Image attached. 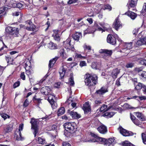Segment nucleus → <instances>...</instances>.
Returning a JSON list of instances; mask_svg holds the SVG:
<instances>
[{"label":"nucleus","instance_id":"nucleus-5","mask_svg":"<svg viewBox=\"0 0 146 146\" xmlns=\"http://www.w3.org/2000/svg\"><path fill=\"white\" fill-rule=\"evenodd\" d=\"M145 31H142L139 33L138 37L140 38L136 42V46H140L141 45H146V35H144Z\"/></svg>","mask_w":146,"mask_h":146},{"label":"nucleus","instance_id":"nucleus-23","mask_svg":"<svg viewBox=\"0 0 146 146\" xmlns=\"http://www.w3.org/2000/svg\"><path fill=\"white\" fill-rule=\"evenodd\" d=\"M95 31L93 26L92 27H89L85 31L84 34L92 33Z\"/></svg>","mask_w":146,"mask_h":146},{"label":"nucleus","instance_id":"nucleus-47","mask_svg":"<svg viewBox=\"0 0 146 146\" xmlns=\"http://www.w3.org/2000/svg\"><path fill=\"white\" fill-rule=\"evenodd\" d=\"M26 23L29 25H30V27L31 28L32 27H34L35 28V25L33 24V23L29 20H28L26 22Z\"/></svg>","mask_w":146,"mask_h":146},{"label":"nucleus","instance_id":"nucleus-16","mask_svg":"<svg viewBox=\"0 0 146 146\" xmlns=\"http://www.w3.org/2000/svg\"><path fill=\"white\" fill-rule=\"evenodd\" d=\"M85 113H87L91 110V107L88 102H86L82 108Z\"/></svg>","mask_w":146,"mask_h":146},{"label":"nucleus","instance_id":"nucleus-46","mask_svg":"<svg viewBox=\"0 0 146 146\" xmlns=\"http://www.w3.org/2000/svg\"><path fill=\"white\" fill-rule=\"evenodd\" d=\"M38 142L40 144H44L45 143V140L44 139L39 137L38 138Z\"/></svg>","mask_w":146,"mask_h":146},{"label":"nucleus","instance_id":"nucleus-59","mask_svg":"<svg viewBox=\"0 0 146 146\" xmlns=\"http://www.w3.org/2000/svg\"><path fill=\"white\" fill-rule=\"evenodd\" d=\"M20 85V82L19 81H18L14 83L13 85V87L14 88H15L19 86Z\"/></svg>","mask_w":146,"mask_h":146},{"label":"nucleus","instance_id":"nucleus-64","mask_svg":"<svg viewBox=\"0 0 146 146\" xmlns=\"http://www.w3.org/2000/svg\"><path fill=\"white\" fill-rule=\"evenodd\" d=\"M140 63L142 64L145 65L146 66V60H140Z\"/></svg>","mask_w":146,"mask_h":146},{"label":"nucleus","instance_id":"nucleus-21","mask_svg":"<svg viewBox=\"0 0 146 146\" xmlns=\"http://www.w3.org/2000/svg\"><path fill=\"white\" fill-rule=\"evenodd\" d=\"M137 1L138 0H131L128 5V8L129 9L131 7H135L137 4Z\"/></svg>","mask_w":146,"mask_h":146},{"label":"nucleus","instance_id":"nucleus-35","mask_svg":"<svg viewBox=\"0 0 146 146\" xmlns=\"http://www.w3.org/2000/svg\"><path fill=\"white\" fill-rule=\"evenodd\" d=\"M100 5L102 7V9H103L104 10L108 9L109 11H111L112 9V7L108 4L104 5V7H102L103 6V5Z\"/></svg>","mask_w":146,"mask_h":146},{"label":"nucleus","instance_id":"nucleus-41","mask_svg":"<svg viewBox=\"0 0 146 146\" xmlns=\"http://www.w3.org/2000/svg\"><path fill=\"white\" fill-rule=\"evenodd\" d=\"M41 92L43 94L47 95L48 93L46 92V86L42 87L41 89Z\"/></svg>","mask_w":146,"mask_h":146},{"label":"nucleus","instance_id":"nucleus-50","mask_svg":"<svg viewBox=\"0 0 146 146\" xmlns=\"http://www.w3.org/2000/svg\"><path fill=\"white\" fill-rule=\"evenodd\" d=\"M119 71L118 69H115L113 70V72H112V74L115 76H116L119 73Z\"/></svg>","mask_w":146,"mask_h":146},{"label":"nucleus","instance_id":"nucleus-30","mask_svg":"<svg viewBox=\"0 0 146 146\" xmlns=\"http://www.w3.org/2000/svg\"><path fill=\"white\" fill-rule=\"evenodd\" d=\"M81 36V33H80L76 32L74 35V39L78 41Z\"/></svg>","mask_w":146,"mask_h":146},{"label":"nucleus","instance_id":"nucleus-20","mask_svg":"<svg viewBox=\"0 0 146 146\" xmlns=\"http://www.w3.org/2000/svg\"><path fill=\"white\" fill-rule=\"evenodd\" d=\"M58 58V56H56L52 60H50L48 65V66L50 68L52 67Z\"/></svg>","mask_w":146,"mask_h":146},{"label":"nucleus","instance_id":"nucleus-10","mask_svg":"<svg viewBox=\"0 0 146 146\" xmlns=\"http://www.w3.org/2000/svg\"><path fill=\"white\" fill-rule=\"evenodd\" d=\"M118 129L120 133L123 136H128L132 135L131 132L127 131L121 127H119Z\"/></svg>","mask_w":146,"mask_h":146},{"label":"nucleus","instance_id":"nucleus-27","mask_svg":"<svg viewBox=\"0 0 146 146\" xmlns=\"http://www.w3.org/2000/svg\"><path fill=\"white\" fill-rule=\"evenodd\" d=\"M15 139L18 141H21L24 139V138L21 136V133L20 134H18L16 131L15 133Z\"/></svg>","mask_w":146,"mask_h":146},{"label":"nucleus","instance_id":"nucleus-34","mask_svg":"<svg viewBox=\"0 0 146 146\" xmlns=\"http://www.w3.org/2000/svg\"><path fill=\"white\" fill-rule=\"evenodd\" d=\"M91 67L93 69H99L100 64H98L97 62H93L91 64Z\"/></svg>","mask_w":146,"mask_h":146},{"label":"nucleus","instance_id":"nucleus-62","mask_svg":"<svg viewBox=\"0 0 146 146\" xmlns=\"http://www.w3.org/2000/svg\"><path fill=\"white\" fill-rule=\"evenodd\" d=\"M141 76L142 78H146V72H143L141 74Z\"/></svg>","mask_w":146,"mask_h":146},{"label":"nucleus","instance_id":"nucleus-3","mask_svg":"<svg viewBox=\"0 0 146 146\" xmlns=\"http://www.w3.org/2000/svg\"><path fill=\"white\" fill-rule=\"evenodd\" d=\"M98 77L95 74L88 76L85 80V84L87 86L94 85L96 84L97 82Z\"/></svg>","mask_w":146,"mask_h":146},{"label":"nucleus","instance_id":"nucleus-49","mask_svg":"<svg viewBox=\"0 0 146 146\" xmlns=\"http://www.w3.org/2000/svg\"><path fill=\"white\" fill-rule=\"evenodd\" d=\"M81 117V115L76 112H74V118L78 119Z\"/></svg>","mask_w":146,"mask_h":146},{"label":"nucleus","instance_id":"nucleus-40","mask_svg":"<svg viewBox=\"0 0 146 146\" xmlns=\"http://www.w3.org/2000/svg\"><path fill=\"white\" fill-rule=\"evenodd\" d=\"M141 137L143 143L145 144H146V133H142Z\"/></svg>","mask_w":146,"mask_h":146},{"label":"nucleus","instance_id":"nucleus-52","mask_svg":"<svg viewBox=\"0 0 146 146\" xmlns=\"http://www.w3.org/2000/svg\"><path fill=\"white\" fill-rule=\"evenodd\" d=\"M26 29L28 31H32L33 32H36V30L34 27L31 28L28 26L26 28Z\"/></svg>","mask_w":146,"mask_h":146},{"label":"nucleus","instance_id":"nucleus-24","mask_svg":"<svg viewBox=\"0 0 146 146\" xmlns=\"http://www.w3.org/2000/svg\"><path fill=\"white\" fill-rule=\"evenodd\" d=\"M66 70L64 68H63L62 70L59 72L60 75V78L61 79H63L65 76Z\"/></svg>","mask_w":146,"mask_h":146},{"label":"nucleus","instance_id":"nucleus-33","mask_svg":"<svg viewBox=\"0 0 146 146\" xmlns=\"http://www.w3.org/2000/svg\"><path fill=\"white\" fill-rule=\"evenodd\" d=\"M31 67L30 66H28L27 65L26 66L25 68V69L26 70V74L28 76H29L31 75V74L32 73V72L30 70H29V68H31Z\"/></svg>","mask_w":146,"mask_h":146},{"label":"nucleus","instance_id":"nucleus-57","mask_svg":"<svg viewBox=\"0 0 146 146\" xmlns=\"http://www.w3.org/2000/svg\"><path fill=\"white\" fill-rule=\"evenodd\" d=\"M86 64L85 61H82L80 62V65L81 67H83L86 66Z\"/></svg>","mask_w":146,"mask_h":146},{"label":"nucleus","instance_id":"nucleus-8","mask_svg":"<svg viewBox=\"0 0 146 146\" xmlns=\"http://www.w3.org/2000/svg\"><path fill=\"white\" fill-rule=\"evenodd\" d=\"M48 95V100L52 108L55 109L57 107V105L56 102L54 100V98H55L54 96L50 94Z\"/></svg>","mask_w":146,"mask_h":146},{"label":"nucleus","instance_id":"nucleus-25","mask_svg":"<svg viewBox=\"0 0 146 146\" xmlns=\"http://www.w3.org/2000/svg\"><path fill=\"white\" fill-rule=\"evenodd\" d=\"M48 48L50 49H54L57 48L56 45L53 42H51L48 44Z\"/></svg>","mask_w":146,"mask_h":146},{"label":"nucleus","instance_id":"nucleus-37","mask_svg":"<svg viewBox=\"0 0 146 146\" xmlns=\"http://www.w3.org/2000/svg\"><path fill=\"white\" fill-rule=\"evenodd\" d=\"M109 109L107 108V106L106 105H103L100 108V111L101 112H104L108 111Z\"/></svg>","mask_w":146,"mask_h":146},{"label":"nucleus","instance_id":"nucleus-13","mask_svg":"<svg viewBox=\"0 0 146 146\" xmlns=\"http://www.w3.org/2000/svg\"><path fill=\"white\" fill-rule=\"evenodd\" d=\"M107 41L108 42L114 45L116 43V39L115 38L111 35H109L107 37Z\"/></svg>","mask_w":146,"mask_h":146},{"label":"nucleus","instance_id":"nucleus-58","mask_svg":"<svg viewBox=\"0 0 146 146\" xmlns=\"http://www.w3.org/2000/svg\"><path fill=\"white\" fill-rule=\"evenodd\" d=\"M21 78L23 80H24L25 79V76L24 72L21 73L20 75Z\"/></svg>","mask_w":146,"mask_h":146},{"label":"nucleus","instance_id":"nucleus-51","mask_svg":"<svg viewBox=\"0 0 146 146\" xmlns=\"http://www.w3.org/2000/svg\"><path fill=\"white\" fill-rule=\"evenodd\" d=\"M133 122L136 125L138 126L140 125V122L138 119H136L133 121Z\"/></svg>","mask_w":146,"mask_h":146},{"label":"nucleus","instance_id":"nucleus-38","mask_svg":"<svg viewBox=\"0 0 146 146\" xmlns=\"http://www.w3.org/2000/svg\"><path fill=\"white\" fill-rule=\"evenodd\" d=\"M60 56L63 58H66V55L65 53V50L64 49H61L60 50Z\"/></svg>","mask_w":146,"mask_h":146},{"label":"nucleus","instance_id":"nucleus-54","mask_svg":"<svg viewBox=\"0 0 146 146\" xmlns=\"http://www.w3.org/2000/svg\"><path fill=\"white\" fill-rule=\"evenodd\" d=\"M36 96H35L33 97V99L34 100H36L38 103H40L41 102V99L40 98H36Z\"/></svg>","mask_w":146,"mask_h":146},{"label":"nucleus","instance_id":"nucleus-36","mask_svg":"<svg viewBox=\"0 0 146 146\" xmlns=\"http://www.w3.org/2000/svg\"><path fill=\"white\" fill-rule=\"evenodd\" d=\"M68 84L70 86H73V76L72 73H71L69 79Z\"/></svg>","mask_w":146,"mask_h":146},{"label":"nucleus","instance_id":"nucleus-42","mask_svg":"<svg viewBox=\"0 0 146 146\" xmlns=\"http://www.w3.org/2000/svg\"><path fill=\"white\" fill-rule=\"evenodd\" d=\"M23 126L24 125L23 124H21L20 125L18 131H16L17 132V133L18 134H20L21 133V131H22L23 130Z\"/></svg>","mask_w":146,"mask_h":146},{"label":"nucleus","instance_id":"nucleus-31","mask_svg":"<svg viewBox=\"0 0 146 146\" xmlns=\"http://www.w3.org/2000/svg\"><path fill=\"white\" fill-rule=\"evenodd\" d=\"M8 8L5 7H3L0 8V14L4 15L8 9Z\"/></svg>","mask_w":146,"mask_h":146},{"label":"nucleus","instance_id":"nucleus-63","mask_svg":"<svg viewBox=\"0 0 146 146\" xmlns=\"http://www.w3.org/2000/svg\"><path fill=\"white\" fill-rule=\"evenodd\" d=\"M61 83L60 82H58L54 84V86L56 88H58L60 87Z\"/></svg>","mask_w":146,"mask_h":146},{"label":"nucleus","instance_id":"nucleus-29","mask_svg":"<svg viewBox=\"0 0 146 146\" xmlns=\"http://www.w3.org/2000/svg\"><path fill=\"white\" fill-rule=\"evenodd\" d=\"M3 129L6 133H8L12 130V128L9 125H7L4 127Z\"/></svg>","mask_w":146,"mask_h":146},{"label":"nucleus","instance_id":"nucleus-61","mask_svg":"<svg viewBox=\"0 0 146 146\" xmlns=\"http://www.w3.org/2000/svg\"><path fill=\"white\" fill-rule=\"evenodd\" d=\"M142 13H144L146 11V3H144L143 7V8L142 10Z\"/></svg>","mask_w":146,"mask_h":146},{"label":"nucleus","instance_id":"nucleus-9","mask_svg":"<svg viewBox=\"0 0 146 146\" xmlns=\"http://www.w3.org/2000/svg\"><path fill=\"white\" fill-rule=\"evenodd\" d=\"M71 40L70 38L68 39L65 41L63 42V45L65 48L67 50H69L70 49L73 51V47H72V45L71 46Z\"/></svg>","mask_w":146,"mask_h":146},{"label":"nucleus","instance_id":"nucleus-19","mask_svg":"<svg viewBox=\"0 0 146 146\" xmlns=\"http://www.w3.org/2000/svg\"><path fill=\"white\" fill-rule=\"evenodd\" d=\"M107 92L108 90L106 88L102 87L100 89L97 91L96 93L99 95H102Z\"/></svg>","mask_w":146,"mask_h":146},{"label":"nucleus","instance_id":"nucleus-17","mask_svg":"<svg viewBox=\"0 0 146 146\" xmlns=\"http://www.w3.org/2000/svg\"><path fill=\"white\" fill-rule=\"evenodd\" d=\"M135 115L140 120L144 121L146 120V118L145 116L141 113L140 112H136L134 113Z\"/></svg>","mask_w":146,"mask_h":146},{"label":"nucleus","instance_id":"nucleus-56","mask_svg":"<svg viewBox=\"0 0 146 146\" xmlns=\"http://www.w3.org/2000/svg\"><path fill=\"white\" fill-rule=\"evenodd\" d=\"M29 104V102L27 99H26L24 102L23 106L25 107L27 106Z\"/></svg>","mask_w":146,"mask_h":146},{"label":"nucleus","instance_id":"nucleus-12","mask_svg":"<svg viewBox=\"0 0 146 146\" xmlns=\"http://www.w3.org/2000/svg\"><path fill=\"white\" fill-rule=\"evenodd\" d=\"M68 92L69 93L70 96L69 98L66 101V103H67L68 105L71 104V106L73 108V98L72 97V90L71 88H70L69 89H68Z\"/></svg>","mask_w":146,"mask_h":146},{"label":"nucleus","instance_id":"nucleus-60","mask_svg":"<svg viewBox=\"0 0 146 146\" xmlns=\"http://www.w3.org/2000/svg\"><path fill=\"white\" fill-rule=\"evenodd\" d=\"M20 12L19 11H15L12 13V15L13 16H18L19 15Z\"/></svg>","mask_w":146,"mask_h":146},{"label":"nucleus","instance_id":"nucleus-1","mask_svg":"<svg viewBox=\"0 0 146 146\" xmlns=\"http://www.w3.org/2000/svg\"><path fill=\"white\" fill-rule=\"evenodd\" d=\"M91 135L94 138V139L91 140L92 142H98L102 143H105L106 144H108V145L112 143H115V141L113 138H109L107 141L105 139L99 137L94 133H91Z\"/></svg>","mask_w":146,"mask_h":146},{"label":"nucleus","instance_id":"nucleus-55","mask_svg":"<svg viewBox=\"0 0 146 146\" xmlns=\"http://www.w3.org/2000/svg\"><path fill=\"white\" fill-rule=\"evenodd\" d=\"M133 66V64L132 63H127L125 66V67L127 68H132Z\"/></svg>","mask_w":146,"mask_h":146},{"label":"nucleus","instance_id":"nucleus-26","mask_svg":"<svg viewBox=\"0 0 146 146\" xmlns=\"http://www.w3.org/2000/svg\"><path fill=\"white\" fill-rule=\"evenodd\" d=\"M95 31H102L103 29L100 27L98 24L97 22H95L94 26H93Z\"/></svg>","mask_w":146,"mask_h":146},{"label":"nucleus","instance_id":"nucleus-6","mask_svg":"<svg viewBox=\"0 0 146 146\" xmlns=\"http://www.w3.org/2000/svg\"><path fill=\"white\" fill-rule=\"evenodd\" d=\"M31 123V129L34 130L33 134L34 136L35 137L36 134L38 133V120L34 118H32L30 121Z\"/></svg>","mask_w":146,"mask_h":146},{"label":"nucleus","instance_id":"nucleus-39","mask_svg":"<svg viewBox=\"0 0 146 146\" xmlns=\"http://www.w3.org/2000/svg\"><path fill=\"white\" fill-rule=\"evenodd\" d=\"M123 144L124 146H135L130 142L127 141H125L123 143Z\"/></svg>","mask_w":146,"mask_h":146},{"label":"nucleus","instance_id":"nucleus-15","mask_svg":"<svg viewBox=\"0 0 146 146\" xmlns=\"http://www.w3.org/2000/svg\"><path fill=\"white\" fill-rule=\"evenodd\" d=\"M97 129L100 133L102 134H105L107 131L106 127L102 124L98 127Z\"/></svg>","mask_w":146,"mask_h":146},{"label":"nucleus","instance_id":"nucleus-14","mask_svg":"<svg viewBox=\"0 0 146 146\" xmlns=\"http://www.w3.org/2000/svg\"><path fill=\"white\" fill-rule=\"evenodd\" d=\"M113 27L116 30H117L118 29L121 27L122 24L117 18L115 19L113 24Z\"/></svg>","mask_w":146,"mask_h":146},{"label":"nucleus","instance_id":"nucleus-45","mask_svg":"<svg viewBox=\"0 0 146 146\" xmlns=\"http://www.w3.org/2000/svg\"><path fill=\"white\" fill-rule=\"evenodd\" d=\"M1 117L4 119V120L7 118V116L8 117V118H9L10 117V116L4 113H1Z\"/></svg>","mask_w":146,"mask_h":146},{"label":"nucleus","instance_id":"nucleus-4","mask_svg":"<svg viewBox=\"0 0 146 146\" xmlns=\"http://www.w3.org/2000/svg\"><path fill=\"white\" fill-rule=\"evenodd\" d=\"M64 127L66 131L64 135L67 137H71L72 136L73 133V126L71 123H66L64 124Z\"/></svg>","mask_w":146,"mask_h":146},{"label":"nucleus","instance_id":"nucleus-18","mask_svg":"<svg viewBox=\"0 0 146 146\" xmlns=\"http://www.w3.org/2000/svg\"><path fill=\"white\" fill-rule=\"evenodd\" d=\"M125 14L129 16L133 20L134 19L137 17L136 13L130 11H128Z\"/></svg>","mask_w":146,"mask_h":146},{"label":"nucleus","instance_id":"nucleus-28","mask_svg":"<svg viewBox=\"0 0 146 146\" xmlns=\"http://www.w3.org/2000/svg\"><path fill=\"white\" fill-rule=\"evenodd\" d=\"M65 112L64 108L62 107L59 108L57 112V115L58 116H60L63 114Z\"/></svg>","mask_w":146,"mask_h":146},{"label":"nucleus","instance_id":"nucleus-48","mask_svg":"<svg viewBox=\"0 0 146 146\" xmlns=\"http://www.w3.org/2000/svg\"><path fill=\"white\" fill-rule=\"evenodd\" d=\"M114 114L113 112H110L106 113L105 114L108 117H112Z\"/></svg>","mask_w":146,"mask_h":146},{"label":"nucleus","instance_id":"nucleus-53","mask_svg":"<svg viewBox=\"0 0 146 146\" xmlns=\"http://www.w3.org/2000/svg\"><path fill=\"white\" fill-rule=\"evenodd\" d=\"M83 47L85 50L86 49L91 50V47L90 46L87 45L86 44L84 45Z\"/></svg>","mask_w":146,"mask_h":146},{"label":"nucleus","instance_id":"nucleus-7","mask_svg":"<svg viewBox=\"0 0 146 146\" xmlns=\"http://www.w3.org/2000/svg\"><path fill=\"white\" fill-rule=\"evenodd\" d=\"M99 52L102 54L103 58L106 60H108L109 58L111 57L112 52L111 50L106 49H100Z\"/></svg>","mask_w":146,"mask_h":146},{"label":"nucleus","instance_id":"nucleus-43","mask_svg":"<svg viewBox=\"0 0 146 146\" xmlns=\"http://www.w3.org/2000/svg\"><path fill=\"white\" fill-rule=\"evenodd\" d=\"M143 85L141 83H138L135 87V88L137 90H141L143 86Z\"/></svg>","mask_w":146,"mask_h":146},{"label":"nucleus","instance_id":"nucleus-2","mask_svg":"<svg viewBox=\"0 0 146 146\" xmlns=\"http://www.w3.org/2000/svg\"><path fill=\"white\" fill-rule=\"evenodd\" d=\"M19 29L18 27H8L5 29V31L10 35V38L12 39L14 37H19Z\"/></svg>","mask_w":146,"mask_h":146},{"label":"nucleus","instance_id":"nucleus-11","mask_svg":"<svg viewBox=\"0 0 146 146\" xmlns=\"http://www.w3.org/2000/svg\"><path fill=\"white\" fill-rule=\"evenodd\" d=\"M125 48L123 49L121 51L122 52L127 54L129 52V49L132 47V42L126 43L124 46Z\"/></svg>","mask_w":146,"mask_h":146},{"label":"nucleus","instance_id":"nucleus-32","mask_svg":"<svg viewBox=\"0 0 146 146\" xmlns=\"http://www.w3.org/2000/svg\"><path fill=\"white\" fill-rule=\"evenodd\" d=\"M23 6V5L21 3L17 2L14 1V3L13 4V7H16L19 8L22 7Z\"/></svg>","mask_w":146,"mask_h":146},{"label":"nucleus","instance_id":"nucleus-22","mask_svg":"<svg viewBox=\"0 0 146 146\" xmlns=\"http://www.w3.org/2000/svg\"><path fill=\"white\" fill-rule=\"evenodd\" d=\"M14 1L13 0H6L5 2V5L9 7H13Z\"/></svg>","mask_w":146,"mask_h":146},{"label":"nucleus","instance_id":"nucleus-44","mask_svg":"<svg viewBox=\"0 0 146 146\" xmlns=\"http://www.w3.org/2000/svg\"><path fill=\"white\" fill-rule=\"evenodd\" d=\"M86 57L85 56H83L81 54H76L75 56V58H79V59H85Z\"/></svg>","mask_w":146,"mask_h":146}]
</instances>
